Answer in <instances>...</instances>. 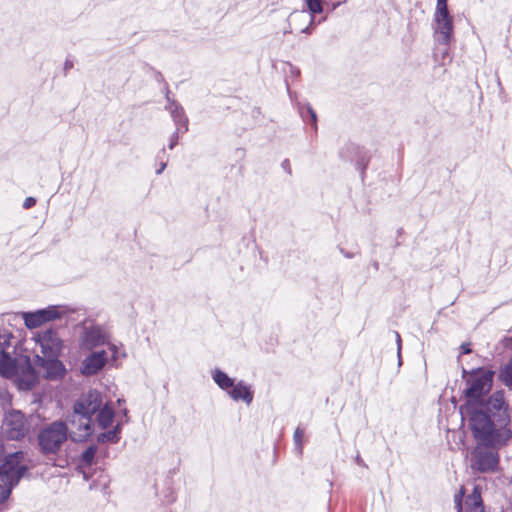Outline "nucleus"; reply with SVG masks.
Returning a JSON list of instances; mask_svg holds the SVG:
<instances>
[{
    "instance_id": "obj_1",
    "label": "nucleus",
    "mask_w": 512,
    "mask_h": 512,
    "mask_svg": "<svg viewBox=\"0 0 512 512\" xmlns=\"http://www.w3.org/2000/svg\"><path fill=\"white\" fill-rule=\"evenodd\" d=\"M462 378L465 382V403L460 407L461 419L467 422L475 441L471 449L464 447L463 452L466 466L476 481L480 478V367L470 371L462 367Z\"/></svg>"
},
{
    "instance_id": "obj_2",
    "label": "nucleus",
    "mask_w": 512,
    "mask_h": 512,
    "mask_svg": "<svg viewBox=\"0 0 512 512\" xmlns=\"http://www.w3.org/2000/svg\"><path fill=\"white\" fill-rule=\"evenodd\" d=\"M508 404L504 391H495L487 400L482 396V448L504 447L512 438Z\"/></svg>"
},
{
    "instance_id": "obj_3",
    "label": "nucleus",
    "mask_w": 512,
    "mask_h": 512,
    "mask_svg": "<svg viewBox=\"0 0 512 512\" xmlns=\"http://www.w3.org/2000/svg\"><path fill=\"white\" fill-rule=\"evenodd\" d=\"M102 405V398L97 391L82 395L73 405V412L67 416L66 423L71 426L69 437L74 442H82L93 433L92 416Z\"/></svg>"
},
{
    "instance_id": "obj_4",
    "label": "nucleus",
    "mask_w": 512,
    "mask_h": 512,
    "mask_svg": "<svg viewBox=\"0 0 512 512\" xmlns=\"http://www.w3.org/2000/svg\"><path fill=\"white\" fill-rule=\"evenodd\" d=\"M24 453L17 451L4 456L0 464V504L11 495L12 489L28 472V467L22 464Z\"/></svg>"
},
{
    "instance_id": "obj_5",
    "label": "nucleus",
    "mask_w": 512,
    "mask_h": 512,
    "mask_svg": "<svg viewBox=\"0 0 512 512\" xmlns=\"http://www.w3.org/2000/svg\"><path fill=\"white\" fill-rule=\"evenodd\" d=\"M69 438V427L63 420L46 424L37 434L39 452L46 457H54Z\"/></svg>"
},
{
    "instance_id": "obj_6",
    "label": "nucleus",
    "mask_w": 512,
    "mask_h": 512,
    "mask_svg": "<svg viewBox=\"0 0 512 512\" xmlns=\"http://www.w3.org/2000/svg\"><path fill=\"white\" fill-rule=\"evenodd\" d=\"M30 430V423L19 410H11L5 414L2 422L3 435L9 440H21Z\"/></svg>"
},
{
    "instance_id": "obj_7",
    "label": "nucleus",
    "mask_w": 512,
    "mask_h": 512,
    "mask_svg": "<svg viewBox=\"0 0 512 512\" xmlns=\"http://www.w3.org/2000/svg\"><path fill=\"white\" fill-rule=\"evenodd\" d=\"M68 311V308L65 306L51 305L34 312H22V317L26 327L29 329H34L49 321L61 319L68 313Z\"/></svg>"
},
{
    "instance_id": "obj_8",
    "label": "nucleus",
    "mask_w": 512,
    "mask_h": 512,
    "mask_svg": "<svg viewBox=\"0 0 512 512\" xmlns=\"http://www.w3.org/2000/svg\"><path fill=\"white\" fill-rule=\"evenodd\" d=\"M36 342L40 347V357H60L65 344L55 329L48 328L36 335Z\"/></svg>"
},
{
    "instance_id": "obj_9",
    "label": "nucleus",
    "mask_w": 512,
    "mask_h": 512,
    "mask_svg": "<svg viewBox=\"0 0 512 512\" xmlns=\"http://www.w3.org/2000/svg\"><path fill=\"white\" fill-rule=\"evenodd\" d=\"M109 333L97 324L84 325L79 334V347L83 350H93L108 343Z\"/></svg>"
},
{
    "instance_id": "obj_10",
    "label": "nucleus",
    "mask_w": 512,
    "mask_h": 512,
    "mask_svg": "<svg viewBox=\"0 0 512 512\" xmlns=\"http://www.w3.org/2000/svg\"><path fill=\"white\" fill-rule=\"evenodd\" d=\"M467 488L461 486L454 495L455 509L457 512H480V484H473L472 493L466 495Z\"/></svg>"
},
{
    "instance_id": "obj_11",
    "label": "nucleus",
    "mask_w": 512,
    "mask_h": 512,
    "mask_svg": "<svg viewBox=\"0 0 512 512\" xmlns=\"http://www.w3.org/2000/svg\"><path fill=\"white\" fill-rule=\"evenodd\" d=\"M434 31L439 45H449L453 38V17L449 12H435Z\"/></svg>"
},
{
    "instance_id": "obj_12",
    "label": "nucleus",
    "mask_w": 512,
    "mask_h": 512,
    "mask_svg": "<svg viewBox=\"0 0 512 512\" xmlns=\"http://www.w3.org/2000/svg\"><path fill=\"white\" fill-rule=\"evenodd\" d=\"M60 357H40L36 355L35 363L43 370V376L48 380H61L66 375V367Z\"/></svg>"
},
{
    "instance_id": "obj_13",
    "label": "nucleus",
    "mask_w": 512,
    "mask_h": 512,
    "mask_svg": "<svg viewBox=\"0 0 512 512\" xmlns=\"http://www.w3.org/2000/svg\"><path fill=\"white\" fill-rule=\"evenodd\" d=\"M339 156L346 161L355 162L356 168L361 170L362 174L364 173V170L366 169L369 162L367 151L357 144L351 142L345 144L341 148L339 151Z\"/></svg>"
},
{
    "instance_id": "obj_14",
    "label": "nucleus",
    "mask_w": 512,
    "mask_h": 512,
    "mask_svg": "<svg viewBox=\"0 0 512 512\" xmlns=\"http://www.w3.org/2000/svg\"><path fill=\"white\" fill-rule=\"evenodd\" d=\"M108 356L105 350L91 352L81 363V374L89 377L98 374L107 364Z\"/></svg>"
},
{
    "instance_id": "obj_15",
    "label": "nucleus",
    "mask_w": 512,
    "mask_h": 512,
    "mask_svg": "<svg viewBox=\"0 0 512 512\" xmlns=\"http://www.w3.org/2000/svg\"><path fill=\"white\" fill-rule=\"evenodd\" d=\"M306 5L308 12L305 10L294 11L291 13L290 19L302 21L309 18L308 26L303 28L301 32L305 34H311L312 30L314 29L315 15L322 13L323 11L322 0H306Z\"/></svg>"
},
{
    "instance_id": "obj_16",
    "label": "nucleus",
    "mask_w": 512,
    "mask_h": 512,
    "mask_svg": "<svg viewBox=\"0 0 512 512\" xmlns=\"http://www.w3.org/2000/svg\"><path fill=\"white\" fill-rule=\"evenodd\" d=\"M501 447L488 446L482 448V473L497 472L499 470Z\"/></svg>"
},
{
    "instance_id": "obj_17",
    "label": "nucleus",
    "mask_w": 512,
    "mask_h": 512,
    "mask_svg": "<svg viewBox=\"0 0 512 512\" xmlns=\"http://www.w3.org/2000/svg\"><path fill=\"white\" fill-rule=\"evenodd\" d=\"M18 360L12 357L8 350L0 349V375L5 378H11L18 374Z\"/></svg>"
},
{
    "instance_id": "obj_18",
    "label": "nucleus",
    "mask_w": 512,
    "mask_h": 512,
    "mask_svg": "<svg viewBox=\"0 0 512 512\" xmlns=\"http://www.w3.org/2000/svg\"><path fill=\"white\" fill-rule=\"evenodd\" d=\"M228 395L234 401H243L247 405H250L254 398V392L251 389V386L248 385L243 380L234 383L231 390L228 391Z\"/></svg>"
},
{
    "instance_id": "obj_19",
    "label": "nucleus",
    "mask_w": 512,
    "mask_h": 512,
    "mask_svg": "<svg viewBox=\"0 0 512 512\" xmlns=\"http://www.w3.org/2000/svg\"><path fill=\"white\" fill-rule=\"evenodd\" d=\"M165 109L170 112V115L175 123L176 128L183 129L182 133L188 131V118L185 115L183 107L178 102H171L166 105Z\"/></svg>"
},
{
    "instance_id": "obj_20",
    "label": "nucleus",
    "mask_w": 512,
    "mask_h": 512,
    "mask_svg": "<svg viewBox=\"0 0 512 512\" xmlns=\"http://www.w3.org/2000/svg\"><path fill=\"white\" fill-rule=\"evenodd\" d=\"M211 376L216 385L227 393L231 390L232 386H234L235 379L229 377L227 373L219 368L212 370Z\"/></svg>"
},
{
    "instance_id": "obj_21",
    "label": "nucleus",
    "mask_w": 512,
    "mask_h": 512,
    "mask_svg": "<svg viewBox=\"0 0 512 512\" xmlns=\"http://www.w3.org/2000/svg\"><path fill=\"white\" fill-rule=\"evenodd\" d=\"M96 413L98 424L102 429H106L112 424L114 419V410L112 407L107 404L103 407L101 405Z\"/></svg>"
},
{
    "instance_id": "obj_22",
    "label": "nucleus",
    "mask_w": 512,
    "mask_h": 512,
    "mask_svg": "<svg viewBox=\"0 0 512 512\" xmlns=\"http://www.w3.org/2000/svg\"><path fill=\"white\" fill-rule=\"evenodd\" d=\"M120 432H121V426L120 424H117L113 429L100 433L97 436V442L98 443H105V442H112L117 443L120 439Z\"/></svg>"
},
{
    "instance_id": "obj_23",
    "label": "nucleus",
    "mask_w": 512,
    "mask_h": 512,
    "mask_svg": "<svg viewBox=\"0 0 512 512\" xmlns=\"http://www.w3.org/2000/svg\"><path fill=\"white\" fill-rule=\"evenodd\" d=\"M299 112L304 121L310 120V123L315 131H317V114L310 104L299 107Z\"/></svg>"
},
{
    "instance_id": "obj_24",
    "label": "nucleus",
    "mask_w": 512,
    "mask_h": 512,
    "mask_svg": "<svg viewBox=\"0 0 512 512\" xmlns=\"http://www.w3.org/2000/svg\"><path fill=\"white\" fill-rule=\"evenodd\" d=\"M495 372L482 368V396L488 394L493 386Z\"/></svg>"
},
{
    "instance_id": "obj_25",
    "label": "nucleus",
    "mask_w": 512,
    "mask_h": 512,
    "mask_svg": "<svg viewBox=\"0 0 512 512\" xmlns=\"http://www.w3.org/2000/svg\"><path fill=\"white\" fill-rule=\"evenodd\" d=\"M96 453H97V446L96 445H90L81 454V457H80L81 464L83 466H91L94 463Z\"/></svg>"
},
{
    "instance_id": "obj_26",
    "label": "nucleus",
    "mask_w": 512,
    "mask_h": 512,
    "mask_svg": "<svg viewBox=\"0 0 512 512\" xmlns=\"http://www.w3.org/2000/svg\"><path fill=\"white\" fill-rule=\"evenodd\" d=\"M13 338L12 332L5 328L0 327V349L8 350L11 346V339Z\"/></svg>"
},
{
    "instance_id": "obj_27",
    "label": "nucleus",
    "mask_w": 512,
    "mask_h": 512,
    "mask_svg": "<svg viewBox=\"0 0 512 512\" xmlns=\"http://www.w3.org/2000/svg\"><path fill=\"white\" fill-rule=\"evenodd\" d=\"M105 345H108V349L111 352V362L114 363L119 358H125L127 356L126 352L124 350H122L119 346H117L116 344L110 343L108 341V343H106Z\"/></svg>"
},
{
    "instance_id": "obj_28",
    "label": "nucleus",
    "mask_w": 512,
    "mask_h": 512,
    "mask_svg": "<svg viewBox=\"0 0 512 512\" xmlns=\"http://www.w3.org/2000/svg\"><path fill=\"white\" fill-rule=\"evenodd\" d=\"M499 377L502 378L506 384L512 385V357L506 364L504 371L500 373Z\"/></svg>"
},
{
    "instance_id": "obj_29",
    "label": "nucleus",
    "mask_w": 512,
    "mask_h": 512,
    "mask_svg": "<svg viewBox=\"0 0 512 512\" xmlns=\"http://www.w3.org/2000/svg\"><path fill=\"white\" fill-rule=\"evenodd\" d=\"M304 437V429L297 427L293 439L295 443V448L298 451V454H302V439Z\"/></svg>"
},
{
    "instance_id": "obj_30",
    "label": "nucleus",
    "mask_w": 512,
    "mask_h": 512,
    "mask_svg": "<svg viewBox=\"0 0 512 512\" xmlns=\"http://www.w3.org/2000/svg\"><path fill=\"white\" fill-rule=\"evenodd\" d=\"M182 131L183 129H181L180 127L176 128L174 133L171 135L170 142L168 145L169 149H173L177 145L179 140V133H182Z\"/></svg>"
},
{
    "instance_id": "obj_31",
    "label": "nucleus",
    "mask_w": 512,
    "mask_h": 512,
    "mask_svg": "<svg viewBox=\"0 0 512 512\" xmlns=\"http://www.w3.org/2000/svg\"><path fill=\"white\" fill-rule=\"evenodd\" d=\"M435 12H449L447 0H437Z\"/></svg>"
},
{
    "instance_id": "obj_32",
    "label": "nucleus",
    "mask_w": 512,
    "mask_h": 512,
    "mask_svg": "<svg viewBox=\"0 0 512 512\" xmlns=\"http://www.w3.org/2000/svg\"><path fill=\"white\" fill-rule=\"evenodd\" d=\"M438 53H441L442 61L444 62L446 58H449L448 45H439V47L437 48L436 56L438 55Z\"/></svg>"
},
{
    "instance_id": "obj_33",
    "label": "nucleus",
    "mask_w": 512,
    "mask_h": 512,
    "mask_svg": "<svg viewBox=\"0 0 512 512\" xmlns=\"http://www.w3.org/2000/svg\"><path fill=\"white\" fill-rule=\"evenodd\" d=\"M24 361H25V371L28 374H30L33 378H35V370L30 362V358L24 357Z\"/></svg>"
},
{
    "instance_id": "obj_34",
    "label": "nucleus",
    "mask_w": 512,
    "mask_h": 512,
    "mask_svg": "<svg viewBox=\"0 0 512 512\" xmlns=\"http://www.w3.org/2000/svg\"><path fill=\"white\" fill-rule=\"evenodd\" d=\"M397 343V354L399 359V365H401V336L397 331H394Z\"/></svg>"
},
{
    "instance_id": "obj_35",
    "label": "nucleus",
    "mask_w": 512,
    "mask_h": 512,
    "mask_svg": "<svg viewBox=\"0 0 512 512\" xmlns=\"http://www.w3.org/2000/svg\"><path fill=\"white\" fill-rule=\"evenodd\" d=\"M36 204V199L34 197H27L23 202L24 209H30Z\"/></svg>"
},
{
    "instance_id": "obj_36",
    "label": "nucleus",
    "mask_w": 512,
    "mask_h": 512,
    "mask_svg": "<svg viewBox=\"0 0 512 512\" xmlns=\"http://www.w3.org/2000/svg\"><path fill=\"white\" fill-rule=\"evenodd\" d=\"M164 92H165V98L167 100V105H170L171 102H177L176 100H174L173 98L170 97V90H169L167 83H165Z\"/></svg>"
},
{
    "instance_id": "obj_37",
    "label": "nucleus",
    "mask_w": 512,
    "mask_h": 512,
    "mask_svg": "<svg viewBox=\"0 0 512 512\" xmlns=\"http://www.w3.org/2000/svg\"><path fill=\"white\" fill-rule=\"evenodd\" d=\"M74 66V63L72 60L70 59H66L65 62H64V72L65 74L70 70L72 69Z\"/></svg>"
},
{
    "instance_id": "obj_38",
    "label": "nucleus",
    "mask_w": 512,
    "mask_h": 512,
    "mask_svg": "<svg viewBox=\"0 0 512 512\" xmlns=\"http://www.w3.org/2000/svg\"><path fill=\"white\" fill-rule=\"evenodd\" d=\"M471 352L470 344L469 343H463L461 345V354H469Z\"/></svg>"
},
{
    "instance_id": "obj_39",
    "label": "nucleus",
    "mask_w": 512,
    "mask_h": 512,
    "mask_svg": "<svg viewBox=\"0 0 512 512\" xmlns=\"http://www.w3.org/2000/svg\"><path fill=\"white\" fill-rule=\"evenodd\" d=\"M167 166V162L161 161L159 168L156 170V174H161Z\"/></svg>"
},
{
    "instance_id": "obj_40",
    "label": "nucleus",
    "mask_w": 512,
    "mask_h": 512,
    "mask_svg": "<svg viewBox=\"0 0 512 512\" xmlns=\"http://www.w3.org/2000/svg\"><path fill=\"white\" fill-rule=\"evenodd\" d=\"M339 251L343 254L344 257L346 258H353L354 257V254L353 253H350V252H347L345 251L343 248H339Z\"/></svg>"
},
{
    "instance_id": "obj_41",
    "label": "nucleus",
    "mask_w": 512,
    "mask_h": 512,
    "mask_svg": "<svg viewBox=\"0 0 512 512\" xmlns=\"http://www.w3.org/2000/svg\"><path fill=\"white\" fill-rule=\"evenodd\" d=\"M355 462H356L359 466L367 467V465L365 464V462L363 461V459L360 457V455H359V454L355 457Z\"/></svg>"
},
{
    "instance_id": "obj_42",
    "label": "nucleus",
    "mask_w": 512,
    "mask_h": 512,
    "mask_svg": "<svg viewBox=\"0 0 512 512\" xmlns=\"http://www.w3.org/2000/svg\"><path fill=\"white\" fill-rule=\"evenodd\" d=\"M282 167H283L284 169H287L289 173L291 172V171H290V168H289V161H288L287 159L283 161V163H282Z\"/></svg>"
},
{
    "instance_id": "obj_43",
    "label": "nucleus",
    "mask_w": 512,
    "mask_h": 512,
    "mask_svg": "<svg viewBox=\"0 0 512 512\" xmlns=\"http://www.w3.org/2000/svg\"><path fill=\"white\" fill-rule=\"evenodd\" d=\"M165 154V148H162L161 151L158 153L157 155V158L158 159H163V155Z\"/></svg>"
},
{
    "instance_id": "obj_44",
    "label": "nucleus",
    "mask_w": 512,
    "mask_h": 512,
    "mask_svg": "<svg viewBox=\"0 0 512 512\" xmlns=\"http://www.w3.org/2000/svg\"><path fill=\"white\" fill-rule=\"evenodd\" d=\"M340 5H341V2L334 3V4H333V9H336V8H337L338 6H340Z\"/></svg>"
},
{
    "instance_id": "obj_45",
    "label": "nucleus",
    "mask_w": 512,
    "mask_h": 512,
    "mask_svg": "<svg viewBox=\"0 0 512 512\" xmlns=\"http://www.w3.org/2000/svg\"><path fill=\"white\" fill-rule=\"evenodd\" d=\"M3 453H4L3 446H2V445H0V457L3 455Z\"/></svg>"
},
{
    "instance_id": "obj_46",
    "label": "nucleus",
    "mask_w": 512,
    "mask_h": 512,
    "mask_svg": "<svg viewBox=\"0 0 512 512\" xmlns=\"http://www.w3.org/2000/svg\"><path fill=\"white\" fill-rule=\"evenodd\" d=\"M374 267H375L376 269H378V263H377V262L374 264Z\"/></svg>"
}]
</instances>
